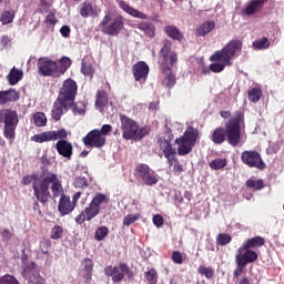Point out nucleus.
Listing matches in <instances>:
<instances>
[{"mask_svg":"<svg viewBox=\"0 0 284 284\" xmlns=\"http://www.w3.org/2000/svg\"><path fill=\"white\" fill-rule=\"evenodd\" d=\"M81 192H77L73 196H72V201L71 203L74 205V207H77V203H79V199H81Z\"/></svg>","mask_w":284,"mask_h":284,"instance_id":"obj_60","label":"nucleus"},{"mask_svg":"<svg viewBox=\"0 0 284 284\" xmlns=\"http://www.w3.org/2000/svg\"><path fill=\"white\" fill-rule=\"evenodd\" d=\"M84 280L87 284H90L92 282V271H85Z\"/></svg>","mask_w":284,"mask_h":284,"instance_id":"obj_62","label":"nucleus"},{"mask_svg":"<svg viewBox=\"0 0 284 284\" xmlns=\"http://www.w3.org/2000/svg\"><path fill=\"white\" fill-rule=\"evenodd\" d=\"M199 139V130L189 128L182 136L175 140L179 156H185L192 152V149L196 145Z\"/></svg>","mask_w":284,"mask_h":284,"instance_id":"obj_10","label":"nucleus"},{"mask_svg":"<svg viewBox=\"0 0 284 284\" xmlns=\"http://www.w3.org/2000/svg\"><path fill=\"white\" fill-rule=\"evenodd\" d=\"M82 143L85 148H97L98 150H101V148L105 145L106 139L101 134L99 129H94L82 138Z\"/></svg>","mask_w":284,"mask_h":284,"instance_id":"obj_15","label":"nucleus"},{"mask_svg":"<svg viewBox=\"0 0 284 284\" xmlns=\"http://www.w3.org/2000/svg\"><path fill=\"white\" fill-rule=\"evenodd\" d=\"M164 74L165 77L162 81V85H164V88H174V85H176V77H174V73H172V70L168 71Z\"/></svg>","mask_w":284,"mask_h":284,"instance_id":"obj_37","label":"nucleus"},{"mask_svg":"<svg viewBox=\"0 0 284 284\" xmlns=\"http://www.w3.org/2000/svg\"><path fill=\"white\" fill-rule=\"evenodd\" d=\"M33 124L36 128H45L48 125V118L43 112H37L33 114Z\"/></svg>","mask_w":284,"mask_h":284,"instance_id":"obj_34","label":"nucleus"},{"mask_svg":"<svg viewBox=\"0 0 284 284\" xmlns=\"http://www.w3.org/2000/svg\"><path fill=\"white\" fill-rule=\"evenodd\" d=\"M63 236V226L54 225L51 230V239L53 241H58V239H61Z\"/></svg>","mask_w":284,"mask_h":284,"instance_id":"obj_46","label":"nucleus"},{"mask_svg":"<svg viewBox=\"0 0 284 284\" xmlns=\"http://www.w3.org/2000/svg\"><path fill=\"white\" fill-rule=\"evenodd\" d=\"M110 203V197L104 193H95L89 205L75 216L77 225H83L85 221H92L101 213V207Z\"/></svg>","mask_w":284,"mask_h":284,"instance_id":"obj_6","label":"nucleus"},{"mask_svg":"<svg viewBox=\"0 0 284 284\" xmlns=\"http://www.w3.org/2000/svg\"><path fill=\"white\" fill-rule=\"evenodd\" d=\"M32 181L33 196H36L37 201L42 203V205H48V201L51 199L50 185L53 199H59L63 192L61 180H59V176L52 172L44 173L41 181L38 180V175L34 173L31 175H26L22 178L21 183L23 185H30Z\"/></svg>","mask_w":284,"mask_h":284,"instance_id":"obj_1","label":"nucleus"},{"mask_svg":"<svg viewBox=\"0 0 284 284\" xmlns=\"http://www.w3.org/2000/svg\"><path fill=\"white\" fill-rule=\"evenodd\" d=\"M44 23L47 28L54 29V26H57V16H54V12H50L44 20Z\"/></svg>","mask_w":284,"mask_h":284,"instance_id":"obj_47","label":"nucleus"},{"mask_svg":"<svg viewBox=\"0 0 284 284\" xmlns=\"http://www.w3.org/2000/svg\"><path fill=\"white\" fill-rule=\"evenodd\" d=\"M263 245H265V237L254 236V237L247 239L242 244V250H256L258 247H263Z\"/></svg>","mask_w":284,"mask_h":284,"instance_id":"obj_26","label":"nucleus"},{"mask_svg":"<svg viewBox=\"0 0 284 284\" xmlns=\"http://www.w3.org/2000/svg\"><path fill=\"white\" fill-rule=\"evenodd\" d=\"M1 236L3 241H11L12 240V232H10V230L4 229L1 232Z\"/></svg>","mask_w":284,"mask_h":284,"instance_id":"obj_57","label":"nucleus"},{"mask_svg":"<svg viewBox=\"0 0 284 284\" xmlns=\"http://www.w3.org/2000/svg\"><path fill=\"white\" fill-rule=\"evenodd\" d=\"M163 216L161 214H156L153 216V224L155 227H163Z\"/></svg>","mask_w":284,"mask_h":284,"instance_id":"obj_55","label":"nucleus"},{"mask_svg":"<svg viewBox=\"0 0 284 284\" xmlns=\"http://www.w3.org/2000/svg\"><path fill=\"white\" fill-rule=\"evenodd\" d=\"M82 265L84 267V272H93L94 270V262L90 257H85L82 262Z\"/></svg>","mask_w":284,"mask_h":284,"instance_id":"obj_52","label":"nucleus"},{"mask_svg":"<svg viewBox=\"0 0 284 284\" xmlns=\"http://www.w3.org/2000/svg\"><path fill=\"white\" fill-rule=\"evenodd\" d=\"M65 139H68V131H65V129L44 131L31 136L33 143H50V141H65Z\"/></svg>","mask_w":284,"mask_h":284,"instance_id":"obj_13","label":"nucleus"},{"mask_svg":"<svg viewBox=\"0 0 284 284\" xmlns=\"http://www.w3.org/2000/svg\"><path fill=\"white\" fill-rule=\"evenodd\" d=\"M101 32L109 37H119L121 30L125 28V19L122 16H115L112 18L110 13H106L99 24Z\"/></svg>","mask_w":284,"mask_h":284,"instance_id":"obj_9","label":"nucleus"},{"mask_svg":"<svg viewBox=\"0 0 284 284\" xmlns=\"http://www.w3.org/2000/svg\"><path fill=\"white\" fill-rule=\"evenodd\" d=\"M246 187L253 190L254 192H258L265 187V182L263 180L248 179L245 182Z\"/></svg>","mask_w":284,"mask_h":284,"instance_id":"obj_33","label":"nucleus"},{"mask_svg":"<svg viewBox=\"0 0 284 284\" xmlns=\"http://www.w3.org/2000/svg\"><path fill=\"white\" fill-rule=\"evenodd\" d=\"M214 28H216L214 21H205L196 28L195 37H205V34H210Z\"/></svg>","mask_w":284,"mask_h":284,"instance_id":"obj_27","label":"nucleus"},{"mask_svg":"<svg viewBox=\"0 0 284 284\" xmlns=\"http://www.w3.org/2000/svg\"><path fill=\"white\" fill-rule=\"evenodd\" d=\"M19 101V92L14 89L0 91V105H8V103H14Z\"/></svg>","mask_w":284,"mask_h":284,"instance_id":"obj_22","label":"nucleus"},{"mask_svg":"<svg viewBox=\"0 0 284 284\" xmlns=\"http://www.w3.org/2000/svg\"><path fill=\"white\" fill-rule=\"evenodd\" d=\"M16 12L13 9H4L0 16V23L2 26H10L14 21Z\"/></svg>","mask_w":284,"mask_h":284,"instance_id":"obj_31","label":"nucleus"},{"mask_svg":"<svg viewBox=\"0 0 284 284\" xmlns=\"http://www.w3.org/2000/svg\"><path fill=\"white\" fill-rule=\"evenodd\" d=\"M247 94L248 101H251V103H258V101H261V97H263V91L261 88L255 87L248 90Z\"/></svg>","mask_w":284,"mask_h":284,"instance_id":"obj_35","label":"nucleus"},{"mask_svg":"<svg viewBox=\"0 0 284 284\" xmlns=\"http://www.w3.org/2000/svg\"><path fill=\"white\" fill-rule=\"evenodd\" d=\"M229 243H232V236L227 233H220L216 236V245H229Z\"/></svg>","mask_w":284,"mask_h":284,"instance_id":"obj_41","label":"nucleus"},{"mask_svg":"<svg viewBox=\"0 0 284 284\" xmlns=\"http://www.w3.org/2000/svg\"><path fill=\"white\" fill-rule=\"evenodd\" d=\"M235 263L237 265L236 270L233 272L234 278H239L241 274H243V271L245 270L246 265L243 262H239V260H235Z\"/></svg>","mask_w":284,"mask_h":284,"instance_id":"obj_50","label":"nucleus"},{"mask_svg":"<svg viewBox=\"0 0 284 284\" xmlns=\"http://www.w3.org/2000/svg\"><path fill=\"white\" fill-rule=\"evenodd\" d=\"M241 161L247 168H254L255 170L263 171L267 168V164H265L258 151H243L241 153Z\"/></svg>","mask_w":284,"mask_h":284,"instance_id":"obj_12","label":"nucleus"},{"mask_svg":"<svg viewBox=\"0 0 284 284\" xmlns=\"http://www.w3.org/2000/svg\"><path fill=\"white\" fill-rule=\"evenodd\" d=\"M48 247H50V242L49 241H42L40 242V250L39 253L40 254H47V256L49 255L48 253Z\"/></svg>","mask_w":284,"mask_h":284,"instance_id":"obj_54","label":"nucleus"},{"mask_svg":"<svg viewBox=\"0 0 284 284\" xmlns=\"http://www.w3.org/2000/svg\"><path fill=\"white\" fill-rule=\"evenodd\" d=\"M243 50V41L239 39H232L222 50L215 51L211 57L210 61L213 63L210 64L209 70L214 74L223 72L225 68L232 65V60L236 59L241 51Z\"/></svg>","mask_w":284,"mask_h":284,"instance_id":"obj_4","label":"nucleus"},{"mask_svg":"<svg viewBox=\"0 0 284 284\" xmlns=\"http://www.w3.org/2000/svg\"><path fill=\"white\" fill-rule=\"evenodd\" d=\"M72 65V60L68 57H62L57 62L58 77L63 75L64 72H68L69 68Z\"/></svg>","mask_w":284,"mask_h":284,"instance_id":"obj_30","label":"nucleus"},{"mask_svg":"<svg viewBox=\"0 0 284 284\" xmlns=\"http://www.w3.org/2000/svg\"><path fill=\"white\" fill-rule=\"evenodd\" d=\"M23 79V71L13 68L8 74V81L10 85H17L19 81Z\"/></svg>","mask_w":284,"mask_h":284,"instance_id":"obj_32","label":"nucleus"},{"mask_svg":"<svg viewBox=\"0 0 284 284\" xmlns=\"http://www.w3.org/2000/svg\"><path fill=\"white\" fill-rule=\"evenodd\" d=\"M235 261L244 263V265L247 266V264L258 261V253L252 251L251 248H243V246H241L235 255Z\"/></svg>","mask_w":284,"mask_h":284,"instance_id":"obj_19","label":"nucleus"},{"mask_svg":"<svg viewBox=\"0 0 284 284\" xmlns=\"http://www.w3.org/2000/svg\"><path fill=\"white\" fill-rule=\"evenodd\" d=\"M0 123H4L3 135L12 143L17 136V126L19 125L17 111L10 109L0 110Z\"/></svg>","mask_w":284,"mask_h":284,"instance_id":"obj_8","label":"nucleus"},{"mask_svg":"<svg viewBox=\"0 0 284 284\" xmlns=\"http://www.w3.org/2000/svg\"><path fill=\"white\" fill-rule=\"evenodd\" d=\"M158 144L160 145V150L165 159L170 160L172 154H176V149L172 148V140H168L162 136L158 140Z\"/></svg>","mask_w":284,"mask_h":284,"instance_id":"obj_24","label":"nucleus"},{"mask_svg":"<svg viewBox=\"0 0 284 284\" xmlns=\"http://www.w3.org/2000/svg\"><path fill=\"white\" fill-rule=\"evenodd\" d=\"M81 72L82 74H84V77H92V74H94V68L92 67V64H88L85 60H82Z\"/></svg>","mask_w":284,"mask_h":284,"instance_id":"obj_44","label":"nucleus"},{"mask_svg":"<svg viewBox=\"0 0 284 284\" xmlns=\"http://www.w3.org/2000/svg\"><path fill=\"white\" fill-rule=\"evenodd\" d=\"M59 196H60V201L58 204L59 214L62 216H68V214H72V212H74L75 206L70 200V196L63 193V189Z\"/></svg>","mask_w":284,"mask_h":284,"instance_id":"obj_20","label":"nucleus"},{"mask_svg":"<svg viewBox=\"0 0 284 284\" xmlns=\"http://www.w3.org/2000/svg\"><path fill=\"white\" fill-rule=\"evenodd\" d=\"M74 187H79L80 190H85L88 187V179L85 176H78L74 182Z\"/></svg>","mask_w":284,"mask_h":284,"instance_id":"obj_48","label":"nucleus"},{"mask_svg":"<svg viewBox=\"0 0 284 284\" xmlns=\"http://www.w3.org/2000/svg\"><path fill=\"white\" fill-rule=\"evenodd\" d=\"M171 258H172L173 263H175L176 265L183 264V254H181V252H179V251H173Z\"/></svg>","mask_w":284,"mask_h":284,"instance_id":"obj_51","label":"nucleus"},{"mask_svg":"<svg viewBox=\"0 0 284 284\" xmlns=\"http://www.w3.org/2000/svg\"><path fill=\"white\" fill-rule=\"evenodd\" d=\"M270 45H271V42H270V39H267V37H263L261 39L253 41L254 50H267Z\"/></svg>","mask_w":284,"mask_h":284,"instance_id":"obj_36","label":"nucleus"},{"mask_svg":"<svg viewBox=\"0 0 284 284\" xmlns=\"http://www.w3.org/2000/svg\"><path fill=\"white\" fill-rule=\"evenodd\" d=\"M23 276L29 278V284H47L45 278L39 275V270H37V264L34 263H31L24 267Z\"/></svg>","mask_w":284,"mask_h":284,"instance_id":"obj_18","label":"nucleus"},{"mask_svg":"<svg viewBox=\"0 0 284 284\" xmlns=\"http://www.w3.org/2000/svg\"><path fill=\"white\" fill-rule=\"evenodd\" d=\"M108 234H110V229L108 226H100L95 230L94 239L95 241H104Z\"/></svg>","mask_w":284,"mask_h":284,"instance_id":"obj_40","label":"nucleus"},{"mask_svg":"<svg viewBox=\"0 0 284 284\" xmlns=\"http://www.w3.org/2000/svg\"><path fill=\"white\" fill-rule=\"evenodd\" d=\"M227 165L226 159H215L210 162L211 170H223Z\"/></svg>","mask_w":284,"mask_h":284,"instance_id":"obj_42","label":"nucleus"},{"mask_svg":"<svg viewBox=\"0 0 284 284\" xmlns=\"http://www.w3.org/2000/svg\"><path fill=\"white\" fill-rule=\"evenodd\" d=\"M164 32L170 39H173L174 41H183V32H181V30L174 24L164 27Z\"/></svg>","mask_w":284,"mask_h":284,"instance_id":"obj_28","label":"nucleus"},{"mask_svg":"<svg viewBox=\"0 0 284 284\" xmlns=\"http://www.w3.org/2000/svg\"><path fill=\"white\" fill-rule=\"evenodd\" d=\"M197 274L201 276H205V278H214V268H210L207 266H199Z\"/></svg>","mask_w":284,"mask_h":284,"instance_id":"obj_43","label":"nucleus"},{"mask_svg":"<svg viewBox=\"0 0 284 284\" xmlns=\"http://www.w3.org/2000/svg\"><path fill=\"white\" fill-rule=\"evenodd\" d=\"M245 123V114L241 111H236L234 116L225 122L224 128H216L212 135L211 141L216 145L221 143H227L233 148H236L241 143V124Z\"/></svg>","mask_w":284,"mask_h":284,"instance_id":"obj_2","label":"nucleus"},{"mask_svg":"<svg viewBox=\"0 0 284 284\" xmlns=\"http://www.w3.org/2000/svg\"><path fill=\"white\" fill-rule=\"evenodd\" d=\"M95 105H98V108H105L108 105V93L105 91L98 92Z\"/></svg>","mask_w":284,"mask_h":284,"instance_id":"obj_39","label":"nucleus"},{"mask_svg":"<svg viewBox=\"0 0 284 284\" xmlns=\"http://www.w3.org/2000/svg\"><path fill=\"white\" fill-rule=\"evenodd\" d=\"M265 1H267V0H252L242 10V14H246V17H252V14H256V12H258L263 9V6H265Z\"/></svg>","mask_w":284,"mask_h":284,"instance_id":"obj_23","label":"nucleus"},{"mask_svg":"<svg viewBox=\"0 0 284 284\" xmlns=\"http://www.w3.org/2000/svg\"><path fill=\"white\" fill-rule=\"evenodd\" d=\"M170 168L174 165V163H179V158H176V154L170 155V159H166Z\"/></svg>","mask_w":284,"mask_h":284,"instance_id":"obj_59","label":"nucleus"},{"mask_svg":"<svg viewBox=\"0 0 284 284\" xmlns=\"http://www.w3.org/2000/svg\"><path fill=\"white\" fill-rule=\"evenodd\" d=\"M38 72L41 77H54L59 78V71L57 70V61H52L48 58H40L38 60Z\"/></svg>","mask_w":284,"mask_h":284,"instance_id":"obj_16","label":"nucleus"},{"mask_svg":"<svg viewBox=\"0 0 284 284\" xmlns=\"http://www.w3.org/2000/svg\"><path fill=\"white\" fill-rule=\"evenodd\" d=\"M132 74L135 81L145 83L148 74H150V67L144 61H139L132 67Z\"/></svg>","mask_w":284,"mask_h":284,"instance_id":"obj_17","label":"nucleus"},{"mask_svg":"<svg viewBox=\"0 0 284 284\" xmlns=\"http://www.w3.org/2000/svg\"><path fill=\"white\" fill-rule=\"evenodd\" d=\"M80 14L83 19H88V17H99L97 9L90 2H83L80 8Z\"/></svg>","mask_w":284,"mask_h":284,"instance_id":"obj_29","label":"nucleus"},{"mask_svg":"<svg viewBox=\"0 0 284 284\" xmlns=\"http://www.w3.org/2000/svg\"><path fill=\"white\" fill-rule=\"evenodd\" d=\"M0 43L3 48H6V45H8V43H10V38L8 36H2L0 39Z\"/></svg>","mask_w":284,"mask_h":284,"instance_id":"obj_64","label":"nucleus"},{"mask_svg":"<svg viewBox=\"0 0 284 284\" xmlns=\"http://www.w3.org/2000/svg\"><path fill=\"white\" fill-rule=\"evenodd\" d=\"M173 172H178V174H181V172H183V165L179 163V160L178 163L173 165Z\"/></svg>","mask_w":284,"mask_h":284,"instance_id":"obj_63","label":"nucleus"},{"mask_svg":"<svg viewBox=\"0 0 284 284\" xmlns=\"http://www.w3.org/2000/svg\"><path fill=\"white\" fill-rule=\"evenodd\" d=\"M60 34H62V37H65V38L70 37V27L68 26L61 27Z\"/></svg>","mask_w":284,"mask_h":284,"instance_id":"obj_58","label":"nucleus"},{"mask_svg":"<svg viewBox=\"0 0 284 284\" xmlns=\"http://www.w3.org/2000/svg\"><path fill=\"white\" fill-rule=\"evenodd\" d=\"M110 132H112V125L103 124L101 130H100L101 135L102 136H108V134H110Z\"/></svg>","mask_w":284,"mask_h":284,"instance_id":"obj_56","label":"nucleus"},{"mask_svg":"<svg viewBox=\"0 0 284 284\" xmlns=\"http://www.w3.org/2000/svg\"><path fill=\"white\" fill-rule=\"evenodd\" d=\"M120 123L124 141H134L136 143L150 134V126L141 128L138 121L125 114L120 113Z\"/></svg>","mask_w":284,"mask_h":284,"instance_id":"obj_5","label":"nucleus"},{"mask_svg":"<svg viewBox=\"0 0 284 284\" xmlns=\"http://www.w3.org/2000/svg\"><path fill=\"white\" fill-rule=\"evenodd\" d=\"M178 61L179 55L175 51H172V41L168 39L164 40L158 55V64L162 74L172 72V68L176 65Z\"/></svg>","mask_w":284,"mask_h":284,"instance_id":"obj_7","label":"nucleus"},{"mask_svg":"<svg viewBox=\"0 0 284 284\" xmlns=\"http://www.w3.org/2000/svg\"><path fill=\"white\" fill-rule=\"evenodd\" d=\"M139 219H141V214H139V213L128 214L123 219V225H125V226L133 225V223H136V221H139Z\"/></svg>","mask_w":284,"mask_h":284,"instance_id":"obj_45","label":"nucleus"},{"mask_svg":"<svg viewBox=\"0 0 284 284\" xmlns=\"http://www.w3.org/2000/svg\"><path fill=\"white\" fill-rule=\"evenodd\" d=\"M146 281H150L151 283L156 281V270L151 268L148 272L144 273Z\"/></svg>","mask_w":284,"mask_h":284,"instance_id":"obj_53","label":"nucleus"},{"mask_svg":"<svg viewBox=\"0 0 284 284\" xmlns=\"http://www.w3.org/2000/svg\"><path fill=\"white\" fill-rule=\"evenodd\" d=\"M164 128H165V132L168 134V140L172 141L174 139V134L172 133V129L170 126H168V124H165Z\"/></svg>","mask_w":284,"mask_h":284,"instance_id":"obj_61","label":"nucleus"},{"mask_svg":"<svg viewBox=\"0 0 284 284\" xmlns=\"http://www.w3.org/2000/svg\"><path fill=\"white\" fill-rule=\"evenodd\" d=\"M70 110H72L73 114L83 115L85 114V103L83 102H74L70 105Z\"/></svg>","mask_w":284,"mask_h":284,"instance_id":"obj_38","label":"nucleus"},{"mask_svg":"<svg viewBox=\"0 0 284 284\" xmlns=\"http://www.w3.org/2000/svg\"><path fill=\"white\" fill-rule=\"evenodd\" d=\"M78 92L79 87L77 85V81L71 78L63 81L51 110V119L53 121H61V116L70 111V106L77 101Z\"/></svg>","mask_w":284,"mask_h":284,"instance_id":"obj_3","label":"nucleus"},{"mask_svg":"<svg viewBox=\"0 0 284 284\" xmlns=\"http://www.w3.org/2000/svg\"><path fill=\"white\" fill-rule=\"evenodd\" d=\"M138 179H141L144 185H156L159 183V175L148 164H138L135 168Z\"/></svg>","mask_w":284,"mask_h":284,"instance_id":"obj_14","label":"nucleus"},{"mask_svg":"<svg viewBox=\"0 0 284 284\" xmlns=\"http://www.w3.org/2000/svg\"><path fill=\"white\" fill-rule=\"evenodd\" d=\"M55 150L60 156H63V159H72V151L74 148L72 146L71 142H68L67 140H59L55 143Z\"/></svg>","mask_w":284,"mask_h":284,"instance_id":"obj_21","label":"nucleus"},{"mask_svg":"<svg viewBox=\"0 0 284 284\" xmlns=\"http://www.w3.org/2000/svg\"><path fill=\"white\" fill-rule=\"evenodd\" d=\"M119 7L121 10L126 12V14H130L131 17H134L135 19H148V14L134 9V7L130 6L125 1H120Z\"/></svg>","mask_w":284,"mask_h":284,"instance_id":"obj_25","label":"nucleus"},{"mask_svg":"<svg viewBox=\"0 0 284 284\" xmlns=\"http://www.w3.org/2000/svg\"><path fill=\"white\" fill-rule=\"evenodd\" d=\"M0 284H19L14 276L7 274L0 277Z\"/></svg>","mask_w":284,"mask_h":284,"instance_id":"obj_49","label":"nucleus"},{"mask_svg":"<svg viewBox=\"0 0 284 284\" xmlns=\"http://www.w3.org/2000/svg\"><path fill=\"white\" fill-rule=\"evenodd\" d=\"M105 276H111L113 283H121L128 276V278H134V272L128 264L120 263L118 266L108 265L104 267Z\"/></svg>","mask_w":284,"mask_h":284,"instance_id":"obj_11","label":"nucleus"}]
</instances>
